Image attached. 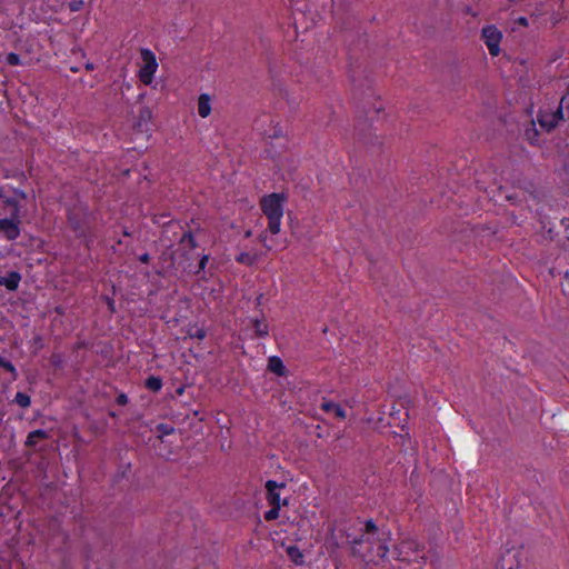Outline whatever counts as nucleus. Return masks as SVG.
Instances as JSON below:
<instances>
[{"instance_id":"nucleus-1","label":"nucleus","mask_w":569,"mask_h":569,"mask_svg":"<svg viewBox=\"0 0 569 569\" xmlns=\"http://www.w3.org/2000/svg\"><path fill=\"white\" fill-rule=\"evenodd\" d=\"M286 200L287 198L283 193L277 192L263 196L260 200L261 210L268 219V230L272 234L280 232Z\"/></svg>"},{"instance_id":"nucleus-2","label":"nucleus","mask_w":569,"mask_h":569,"mask_svg":"<svg viewBox=\"0 0 569 569\" xmlns=\"http://www.w3.org/2000/svg\"><path fill=\"white\" fill-rule=\"evenodd\" d=\"M366 526V543L369 549L377 546V556L382 560L387 558L389 552L388 541L391 539L390 530H380L372 519L363 521Z\"/></svg>"},{"instance_id":"nucleus-3","label":"nucleus","mask_w":569,"mask_h":569,"mask_svg":"<svg viewBox=\"0 0 569 569\" xmlns=\"http://www.w3.org/2000/svg\"><path fill=\"white\" fill-rule=\"evenodd\" d=\"M140 57L142 63L138 72V77L143 84L149 86L152 83L154 73L158 70V61L156 54L148 48H142L140 50Z\"/></svg>"},{"instance_id":"nucleus-4","label":"nucleus","mask_w":569,"mask_h":569,"mask_svg":"<svg viewBox=\"0 0 569 569\" xmlns=\"http://www.w3.org/2000/svg\"><path fill=\"white\" fill-rule=\"evenodd\" d=\"M363 521L360 518L342 521L338 528V536L333 537L336 539L333 545L337 548H340L343 543L350 545L357 532L361 531Z\"/></svg>"},{"instance_id":"nucleus-5","label":"nucleus","mask_w":569,"mask_h":569,"mask_svg":"<svg viewBox=\"0 0 569 569\" xmlns=\"http://www.w3.org/2000/svg\"><path fill=\"white\" fill-rule=\"evenodd\" d=\"M481 39L492 57H497L500 53L502 33L496 26L489 24L483 27L481 30Z\"/></svg>"},{"instance_id":"nucleus-6","label":"nucleus","mask_w":569,"mask_h":569,"mask_svg":"<svg viewBox=\"0 0 569 569\" xmlns=\"http://www.w3.org/2000/svg\"><path fill=\"white\" fill-rule=\"evenodd\" d=\"M525 560L522 549L511 548L507 549L500 557L498 566L501 569H518Z\"/></svg>"},{"instance_id":"nucleus-7","label":"nucleus","mask_w":569,"mask_h":569,"mask_svg":"<svg viewBox=\"0 0 569 569\" xmlns=\"http://www.w3.org/2000/svg\"><path fill=\"white\" fill-rule=\"evenodd\" d=\"M563 119L561 108H557L553 111H540L538 114V122L541 128L547 131L552 130Z\"/></svg>"},{"instance_id":"nucleus-8","label":"nucleus","mask_w":569,"mask_h":569,"mask_svg":"<svg viewBox=\"0 0 569 569\" xmlns=\"http://www.w3.org/2000/svg\"><path fill=\"white\" fill-rule=\"evenodd\" d=\"M86 218L87 216L82 207H74L73 209H68L69 223L79 236L84 234Z\"/></svg>"},{"instance_id":"nucleus-9","label":"nucleus","mask_w":569,"mask_h":569,"mask_svg":"<svg viewBox=\"0 0 569 569\" xmlns=\"http://www.w3.org/2000/svg\"><path fill=\"white\" fill-rule=\"evenodd\" d=\"M267 490V501L269 506H281L279 489L286 488L284 482H277L276 480H268L264 485Z\"/></svg>"},{"instance_id":"nucleus-10","label":"nucleus","mask_w":569,"mask_h":569,"mask_svg":"<svg viewBox=\"0 0 569 569\" xmlns=\"http://www.w3.org/2000/svg\"><path fill=\"white\" fill-rule=\"evenodd\" d=\"M0 233L8 240H16L20 234V229L17 222L12 219H0Z\"/></svg>"},{"instance_id":"nucleus-11","label":"nucleus","mask_w":569,"mask_h":569,"mask_svg":"<svg viewBox=\"0 0 569 569\" xmlns=\"http://www.w3.org/2000/svg\"><path fill=\"white\" fill-rule=\"evenodd\" d=\"M366 543V526L361 527V531H358L356 538L350 543L351 555L353 557L365 558V553L361 551V546Z\"/></svg>"},{"instance_id":"nucleus-12","label":"nucleus","mask_w":569,"mask_h":569,"mask_svg":"<svg viewBox=\"0 0 569 569\" xmlns=\"http://www.w3.org/2000/svg\"><path fill=\"white\" fill-rule=\"evenodd\" d=\"M211 97L208 93H201L198 98L197 109L201 118H208L211 113Z\"/></svg>"},{"instance_id":"nucleus-13","label":"nucleus","mask_w":569,"mask_h":569,"mask_svg":"<svg viewBox=\"0 0 569 569\" xmlns=\"http://www.w3.org/2000/svg\"><path fill=\"white\" fill-rule=\"evenodd\" d=\"M21 276L17 271H10L8 276H0V286H4L8 290L14 291L18 289Z\"/></svg>"},{"instance_id":"nucleus-14","label":"nucleus","mask_w":569,"mask_h":569,"mask_svg":"<svg viewBox=\"0 0 569 569\" xmlns=\"http://www.w3.org/2000/svg\"><path fill=\"white\" fill-rule=\"evenodd\" d=\"M268 369L279 377L284 376L287 372L283 361L278 356H272L268 359Z\"/></svg>"},{"instance_id":"nucleus-15","label":"nucleus","mask_w":569,"mask_h":569,"mask_svg":"<svg viewBox=\"0 0 569 569\" xmlns=\"http://www.w3.org/2000/svg\"><path fill=\"white\" fill-rule=\"evenodd\" d=\"M321 408H322L326 412H331V413H333V415H335L337 418H339V419H343V418H346V411H345V409H343L340 405H338V403H336V402H333V401H325V402L321 405Z\"/></svg>"},{"instance_id":"nucleus-16","label":"nucleus","mask_w":569,"mask_h":569,"mask_svg":"<svg viewBox=\"0 0 569 569\" xmlns=\"http://www.w3.org/2000/svg\"><path fill=\"white\" fill-rule=\"evenodd\" d=\"M288 558L297 566L303 563V553L298 546H289L286 550Z\"/></svg>"},{"instance_id":"nucleus-17","label":"nucleus","mask_w":569,"mask_h":569,"mask_svg":"<svg viewBox=\"0 0 569 569\" xmlns=\"http://www.w3.org/2000/svg\"><path fill=\"white\" fill-rule=\"evenodd\" d=\"M252 327L254 329V332L260 336V337H266L268 336V325L264 320L262 319H254L252 321Z\"/></svg>"},{"instance_id":"nucleus-18","label":"nucleus","mask_w":569,"mask_h":569,"mask_svg":"<svg viewBox=\"0 0 569 569\" xmlns=\"http://www.w3.org/2000/svg\"><path fill=\"white\" fill-rule=\"evenodd\" d=\"M144 386L151 391H159L162 387V381L160 378L151 376L146 379Z\"/></svg>"},{"instance_id":"nucleus-19","label":"nucleus","mask_w":569,"mask_h":569,"mask_svg":"<svg viewBox=\"0 0 569 569\" xmlns=\"http://www.w3.org/2000/svg\"><path fill=\"white\" fill-rule=\"evenodd\" d=\"M180 242L183 247L188 249H194L197 246L196 239L191 232H184L180 239Z\"/></svg>"},{"instance_id":"nucleus-20","label":"nucleus","mask_w":569,"mask_h":569,"mask_svg":"<svg viewBox=\"0 0 569 569\" xmlns=\"http://www.w3.org/2000/svg\"><path fill=\"white\" fill-rule=\"evenodd\" d=\"M236 261L239 263L251 266L256 262V258H254V256H252L248 252H241L236 257Z\"/></svg>"},{"instance_id":"nucleus-21","label":"nucleus","mask_w":569,"mask_h":569,"mask_svg":"<svg viewBox=\"0 0 569 569\" xmlns=\"http://www.w3.org/2000/svg\"><path fill=\"white\" fill-rule=\"evenodd\" d=\"M157 431L160 433V437L169 436L174 432V428L169 423H159L157 425Z\"/></svg>"},{"instance_id":"nucleus-22","label":"nucleus","mask_w":569,"mask_h":569,"mask_svg":"<svg viewBox=\"0 0 569 569\" xmlns=\"http://www.w3.org/2000/svg\"><path fill=\"white\" fill-rule=\"evenodd\" d=\"M271 508L264 512V519L267 521L276 520L279 517L281 506H270Z\"/></svg>"},{"instance_id":"nucleus-23","label":"nucleus","mask_w":569,"mask_h":569,"mask_svg":"<svg viewBox=\"0 0 569 569\" xmlns=\"http://www.w3.org/2000/svg\"><path fill=\"white\" fill-rule=\"evenodd\" d=\"M206 330L203 328H194L189 330L190 338L203 340L206 338Z\"/></svg>"},{"instance_id":"nucleus-24","label":"nucleus","mask_w":569,"mask_h":569,"mask_svg":"<svg viewBox=\"0 0 569 569\" xmlns=\"http://www.w3.org/2000/svg\"><path fill=\"white\" fill-rule=\"evenodd\" d=\"M6 61L9 66H19L21 63L20 56L14 52H10L6 57Z\"/></svg>"},{"instance_id":"nucleus-25","label":"nucleus","mask_w":569,"mask_h":569,"mask_svg":"<svg viewBox=\"0 0 569 569\" xmlns=\"http://www.w3.org/2000/svg\"><path fill=\"white\" fill-rule=\"evenodd\" d=\"M16 401L20 406L26 407L30 405L31 399L29 397V393H16Z\"/></svg>"},{"instance_id":"nucleus-26","label":"nucleus","mask_w":569,"mask_h":569,"mask_svg":"<svg viewBox=\"0 0 569 569\" xmlns=\"http://www.w3.org/2000/svg\"><path fill=\"white\" fill-rule=\"evenodd\" d=\"M0 368L4 369L6 371L11 372V373L14 372V367L11 363V361L1 356H0Z\"/></svg>"},{"instance_id":"nucleus-27","label":"nucleus","mask_w":569,"mask_h":569,"mask_svg":"<svg viewBox=\"0 0 569 569\" xmlns=\"http://www.w3.org/2000/svg\"><path fill=\"white\" fill-rule=\"evenodd\" d=\"M83 4V0H72L69 2V9L72 12H77L82 9Z\"/></svg>"},{"instance_id":"nucleus-28","label":"nucleus","mask_w":569,"mask_h":569,"mask_svg":"<svg viewBox=\"0 0 569 569\" xmlns=\"http://www.w3.org/2000/svg\"><path fill=\"white\" fill-rule=\"evenodd\" d=\"M262 133H263L266 137H268V138H278V137H280V136L282 134V129H281L280 127L276 126V127L273 128V132H272V133L267 132V131H263Z\"/></svg>"},{"instance_id":"nucleus-29","label":"nucleus","mask_w":569,"mask_h":569,"mask_svg":"<svg viewBox=\"0 0 569 569\" xmlns=\"http://www.w3.org/2000/svg\"><path fill=\"white\" fill-rule=\"evenodd\" d=\"M26 445L27 446H36V430L29 431V433L27 436Z\"/></svg>"},{"instance_id":"nucleus-30","label":"nucleus","mask_w":569,"mask_h":569,"mask_svg":"<svg viewBox=\"0 0 569 569\" xmlns=\"http://www.w3.org/2000/svg\"><path fill=\"white\" fill-rule=\"evenodd\" d=\"M116 403L118 406H124L128 403V397L127 393H119V396L116 399Z\"/></svg>"},{"instance_id":"nucleus-31","label":"nucleus","mask_w":569,"mask_h":569,"mask_svg":"<svg viewBox=\"0 0 569 569\" xmlns=\"http://www.w3.org/2000/svg\"><path fill=\"white\" fill-rule=\"evenodd\" d=\"M208 260H209L208 256L204 254L201 257V259L199 261V271L203 270L206 268Z\"/></svg>"},{"instance_id":"nucleus-32","label":"nucleus","mask_w":569,"mask_h":569,"mask_svg":"<svg viewBox=\"0 0 569 569\" xmlns=\"http://www.w3.org/2000/svg\"><path fill=\"white\" fill-rule=\"evenodd\" d=\"M562 291L565 295L569 296V277L566 274V282L562 283Z\"/></svg>"},{"instance_id":"nucleus-33","label":"nucleus","mask_w":569,"mask_h":569,"mask_svg":"<svg viewBox=\"0 0 569 569\" xmlns=\"http://www.w3.org/2000/svg\"><path fill=\"white\" fill-rule=\"evenodd\" d=\"M139 260L142 262V263H148L149 260H150V256L148 253H143L139 257Z\"/></svg>"},{"instance_id":"nucleus-34","label":"nucleus","mask_w":569,"mask_h":569,"mask_svg":"<svg viewBox=\"0 0 569 569\" xmlns=\"http://www.w3.org/2000/svg\"><path fill=\"white\" fill-rule=\"evenodd\" d=\"M46 437H47L46 431H43L42 429H38V439H43Z\"/></svg>"},{"instance_id":"nucleus-35","label":"nucleus","mask_w":569,"mask_h":569,"mask_svg":"<svg viewBox=\"0 0 569 569\" xmlns=\"http://www.w3.org/2000/svg\"><path fill=\"white\" fill-rule=\"evenodd\" d=\"M86 69H87V70H93V64H92V63H90V62H89V63H87V64H86Z\"/></svg>"},{"instance_id":"nucleus-36","label":"nucleus","mask_w":569,"mask_h":569,"mask_svg":"<svg viewBox=\"0 0 569 569\" xmlns=\"http://www.w3.org/2000/svg\"><path fill=\"white\" fill-rule=\"evenodd\" d=\"M60 0H56V3L52 4L53 8H57L58 6H60Z\"/></svg>"},{"instance_id":"nucleus-37","label":"nucleus","mask_w":569,"mask_h":569,"mask_svg":"<svg viewBox=\"0 0 569 569\" xmlns=\"http://www.w3.org/2000/svg\"><path fill=\"white\" fill-rule=\"evenodd\" d=\"M520 22H521V23H523V24H526V23H527L526 18H521V19H520Z\"/></svg>"},{"instance_id":"nucleus-38","label":"nucleus","mask_w":569,"mask_h":569,"mask_svg":"<svg viewBox=\"0 0 569 569\" xmlns=\"http://www.w3.org/2000/svg\"><path fill=\"white\" fill-rule=\"evenodd\" d=\"M73 72L78 71L77 67L71 68Z\"/></svg>"},{"instance_id":"nucleus-39","label":"nucleus","mask_w":569,"mask_h":569,"mask_svg":"<svg viewBox=\"0 0 569 569\" xmlns=\"http://www.w3.org/2000/svg\"><path fill=\"white\" fill-rule=\"evenodd\" d=\"M176 391L181 392L183 391V388H178Z\"/></svg>"}]
</instances>
